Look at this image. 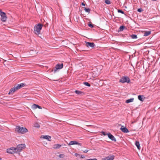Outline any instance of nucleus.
I'll list each match as a JSON object with an SVG mask.
<instances>
[{
    "instance_id": "obj_1",
    "label": "nucleus",
    "mask_w": 160,
    "mask_h": 160,
    "mask_svg": "<svg viewBox=\"0 0 160 160\" xmlns=\"http://www.w3.org/2000/svg\"><path fill=\"white\" fill-rule=\"evenodd\" d=\"M15 131L19 133L24 134L28 132V130L25 128L20 127L19 126H17L16 127Z\"/></svg>"
},
{
    "instance_id": "obj_2",
    "label": "nucleus",
    "mask_w": 160,
    "mask_h": 160,
    "mask_svg": "<svg viewBox=\"0 0 160 160\" xmlns=\"http://www.w3.org/2000/svg\"><path fill=\"white\" fill-rule=\"evenodd\" d=\"M42 27V25L40 23H38L36 25L34 28V30L36 34L38 35L40 34V31Z\"/></svg>"
},
{
    "instance_id": "obj_3",
    "label": "nucleus",
    "mask_w": 160,
    "mask_h": 160,
    "mask_svg": "<svg viewBox=\"0 0 160 160\" xmlns=\"http://www.w3.org/2000/svg\"><path fill=\"white\" fill-rule=\"evenodd\" d=\"M119 82L122 83L128 82L129 83L130 82L129 78L127 76L122 77L119 80Z\"/></svg>"
},
{
    "instance_id": "obj_4",
    "label": "nucleus",
    "mask_w": 160,
    "mask_h": 160,
    "mask_svg": "<svg viewBox=\"0 0 160 160\" xmlns=\"http://www.w3.org/2000/svg\"><path fill=\"white\" fill-rule=\"evenodd\" d=\"M25 146H26L24 144H21L17 145V148H16L17 153L21 152L23 149H24Z\"/></svg>"
},
{
    "instance_id": "obj_5",
    "label": "nucleus",
    "mask_w": 160,
    "mask_h": 160,
    "mask_svg": "<svg viewBox=\"0 0 160 160\" xmlns=\"http://www.w3.org/2000/svg\"><path fill=\"white\" fill-rule=\"evenodd\" d=\"M0 15L1 17V20L3 22H5L6 21L7 18L6 14L0 10Z\"/></svg>"
},
{
    "instance_id": "obj_6",
    "label": "nucleus",
    "mask_w": 160,
    "mask_h": 160,
    "mask_svg": "<svg viewBox=\"0 0 160 160\" xmlns=\"http://www.w3.org/2000/svg\"><path fill=\"white\" fill-rule=\"evenodd\" d=\"M7 152L8 153L10 154L17 153L16 148L14 147H11L8 149L7 150Z\"/></svg>"
},
{
    "instance_id": "obj_7",
    "label": "nucleus",
    "mask_w": 160,
    "mask_h": 160,
    "mask_svg": "<svg viewBox=\"0 0 160 160\" xmlns=\"http://www.w3.org/2000/svg\"><path fill=\"white\" fill-rule=\"evenodd\" d=\"M63 67V64L62 63L61 64H58L56 65L55 66V68L54 69L53 71L54 73H55L57 70L58 69H60L62 68Z\"/></svg>"
},
{
    "instance_id": "obj_8",
    "label": "nucleus",
    "mask_w": 160,
    "mask_h": 160,
    "mask_svg": "<svg viewBox=\"0 0 160 160\" xmlns=\"http://www.w3.org/2000/svg\"><path fill=\"white\" fill-rule=\"evenodd\" d=\"M86 45L88 47H90L92 48H94L95 46V45L94 43L90 42H86Z\"/></svg>"
},
{
    "instance_id": "obj_9",
    "label": "nucleus",
    "mask_w": 160,
    "mask_h": 160,
    "mask_svg": "<svg viewBox=\"0 0 160 160\" xmlns=\"http://www.w3.org/2000/svg\"><path fill=\"white\" fill-rule=\"evenodd\" d=\"M114 156L113 155H109L108 156L103 159L102 160H113Z\"/></svg>"
},
{
    "instance_id": "obj_10",
    "label": "nucleus",
    "mask_w": 160,
    "mask_h": 160,
    "mask_svg": "<svg viewBox=\"0 0 160 160\" xmlns=\"http://www.w3.org/2000/svg\"><path fill=\"white\" fill-rule=\"evenodd\" d=\"M108 136L109 138L111 140L116 142V139L114 137L110 132L107 133Z\"/></svg>"
},
{
    "instance_id": "obj_11",
    "label": "nucleus",
    "mask_w": 160,
    "mask_h": 160,
    "mask_svg": "<svg viewBox=\"0 0 160 160\" xmlns=\"http://www.w3.org/2000/svg\"><path fill=\"white\" fill-rule=\"evenodd\" d=\"M74 144L78 145L80 146H81L82 145V144L81 143H78L76 141H71L68 144L69 145H72Z\"/></svg>"
},
{
    "instance_id": "obj_12",
    "label": "nucleus",
    "mask_w": 160,
    "mask_h": 160,
    "mask_svg": "<svg viewBox=\"0 0 160 160\" xmlns=\"http://www.w3.org/2000/svg\"><path fill=\"white\" fill-rule=\"evenodd\" d=\"M26 85V84L24 83H21L19 84H18L17 86H16V89H19L21 88L24 87Z\"/></svg>"
},
{
    "instance_id": "obj_13",
    "label": "nucleus",
    "mask_w": 160,
    "mask_h": 160,
    "mask_svg": "<svg viewBox=\"0 0 160 160\" xmlns=\"http://www.w3.org/2000/svg\"><path fill=\"white\" fill-rule=\"evenodd\" d=\"M17 90H18V89H16V87L14 86L13 88H11L10 89L8 94L9 95L12 94L14 92Z\"/></svg>"
},
{
    "instance_id": "obj_14",
    "label": "nucleus",
    "mask_w": 160,
    "mask_h": 160,
    "mask_svg": "<svg viewBox=\"0 0 160 160\" xmlns=\"http://www.w3.org/2000/svg\"><path fill=\"white\" fill-rule=\"evenodd\" d=\"M41 138L46 139L49 141H51V137L48 135H42L41 136Z\"/></svg>"
},
{
    "instance_id": "obj_15",
    "label": "nucleus",
    "mask_w": 160,
    "mask_h": 160,
    "mask_svg": "<svg viewBox=\"0 0 160 160\" xmlns=\"http://www.w3.org/2000/svg\"><path fill=\"white\" fill-rule=\"evenodd\" d=\"M120 129L123 132L127 133L129 132V131L128 129L126 127H124V126H122Z\"/></svg>"
},
{
    "instance_id": "obj_16",
    "label": "nucleus",
    "mask_w": 160,
    "mask_h": 160,
    "mask_svg": "<svg viewBox=\"0 0 160 160\" xmlns=\"http://www.w3.org/2000/svg\"><path fill=\"white\" fill-rule=\"evenodd\" d=\"M32 107L33 109H36L37 108L40 109H41L42 108L40 106L35 104H33L32 106Z\"/></svg>"
},
{
    "instance_id": "obj_17",
    "label": "nucleus",
    "mask_w": 160,
    "mask_h": 160,
    "mask_svg": "<svg viewBox=\"0 0 160 160\" xmlns=\"http://www.w3.org/2000/svg\"><path fill=\"white\" fill-rule=\"evenodd\" d=\"M63 145H65V144L64 145H60L59 144H55L53 145V148L55 149L59 148L60 147H62V146Z\"/></svg>"
},
{
    "instance_id": "obj_18",
    "label": "nucleus",
    "mask_w": 160,
    "mask_h": 160,
    "mask_svg": "<svg viewBox=\"0 0 160 160\" xmlns=\"http://www.w3.org/2000/svg\"><path fill=\"white\" fill-rule=\"evenodd\" d=\"M138 98L139 100L143 101L144 100L145 97L143 95H140L138 96Z\"/></svg>"
},
{
    "instance_id": "obj_19",
    "label": "nucleus",
    "mask_w": 160,
    "mask_h": 160,
    "mask_svg": "<svg viewBox=\"0 0 160 160\" xmlns=\"http://www.w3.org/2000/svg\"><path fill=\"white\" fill-rule=\"evenodd\" d=\"M75 92L77 94L81 95H82L85 94L84 92L79 90H75Z\"/></svg>"
},
{
    "instance_id": "obj_20",
    "label": "nucleus",
    "mask_w": 160,
    "mask_h": 160,
    "mask_svg": "<svg viewBox=\"0 0 160 160\" xmlns=\"http://www.w3.org/2000/svg\"><path fill=\"white\" fill-rule=\"evenodd\" d=\"M135 145L137 147L138 149L140 150V145L139 142V141H136Z\"/></svg>"
},
{
    "instance_id": "obj_21",
    "label": "nucleus",
    "mask_w": 160,
    "mask_h": 160,
    "mask_svg": "<svg viewBox=\"0 0 160 160\" xmlns=\"http://www.w3.org/2000/svg\"><path fill=\"white\" fill-rule=\"evenodd\" d=\"M134 100L133 98H130V99L126 100L125 101V102L126 103H129L131 102H132Z\"/></svg>"
},
{
    "instance_id": "obj_22",
    "label": "nucleus",
    "mask_w": 160,
    "mask_h": 160,
    "mask_svg": "<svg viewBox=\"0 0 160 160\" xmlns=\"http://www.w3.org/2000/svg\"><path fill=\"white\" fill-rule=\"evenodd\" d=\"M126 27L123 26H121L119 29V31H123L124 29Z\"/></svg>"
},
{
    "instance_id": "obj_23",
    "label": "nucleus",
    "mask_w": 160,
    "mask_h": 160,
    "mask_svg": "<svg viewBox=\"0 0 160 160\" xmlns=\"http://www.w3.org/2000/svg\"><path fill=\"white\" fill-rule=\"evenodd\" d=\"M151 31H146L144 33V36H148L151 34Z\"/></svg>"
},
{
    "instance_id": "obj_24",
    "label": "nucleus",
    "mask_w": 160,
    "mask_h": 160,
    "mask_svg": "<svg viewBox=\"0 0 160 160\" xmlns=\"http://www.w3.org/2000/svg\"><path fill=\"white\" fill-rule=\"evenodd\" d=\"M84 9L85 10L86 12H88V13H90V12L91 11L90 9L88 8H84Z\"/></svg>"
},
{
    "instance_id": "obj_25",
    "label": "nucleus",
    "mask_w": 160,
    "mask_h": 160,
    "mask_svg": "<svg viewBox=\"0 0 160 160\" xmlns=\"http://www.w3.org/2000/svg\"><path fill=\"white\" fill-rule=\"evenodd\" d=\"M130 36L132 39H136L137 38V35L135 34H132Z\"/></svg>"
},
{
    "instance_id": "obj_26",
    "label": "nucleus",
    "mask_w": 160,
    "mask_h": 160,
    "mask_svg": "<svg viewBox=\"0 0 160 160\" xmlns=\"http://www.w3.org/2000/svg\"><path fill=\"white\" fill-rule=\"evenodd\" d=\"M34 126L36 128H39L40 127V125L38 122H35L34 124Z\"/></svg>"
},
{
    "instance_id": "obj_27",
    "label": "nucleus",
    "mask_w": 160,
    "mask_h": 160,
    "mask_svg": "<svg viewBox=\"0 0 160 160\" xmlns=\"http://www.w3.org/2000/svg\"><path fill=\"white\" fill-rule=\"evenodd\" d=\"M83 84L86 86H87L88 87L90 86V84L87 82H83Z\"/></svg>"
},
{
    "instance_id": "obj_28",
    "label": "nucleus",
    "mask_w": 160,
    "mask_h": 160,
    "mask_svg": "<svg viewBox=\"0 0 160 160\" xmlns=\"http://www.w3.org/2000/svg\"><path fill=\"white\" fill-rule=\"evenodd\" d=\"M105 3L107 4H109L111 3L110 0H105Z\"/></svg>"
},
{
    "instance_id": "obj_29",
    "label": "nucleus",
    "mask_w": 160,
    "mask_h": 160,
    "mask_svg": "<svg viewBox=\"0 0 160 160\" xmlns=\"http://www.w3.org/2000/svg\"><path fill=\"white\" fill-rule=\"evenodd\" d=\"M118 12L119 13H121L122 14H124V12L121 10L118 9Z\"/></svg>"
},
{
    "instance_id": "obj_30",
    "label": "nucleus",
    "mask_w": 160,
    "mask_h": 160,
    "mask_svg": "<svg viewBox=\"0 0 160 160\" xmlns=\"http://www.w3.org/2000/svg\"><path fill=\"white\" fill-rule=\"evenodd\" d=\"M59 158H63L64 157H65V155L64 154H60L59 156Z\"/></svg>"
},
{
    "instance_id": "obj_31",
    "label": "nucleus",
    "mask_w": 160,
    "mask_h": 160,
    "mask_svg": "<svg viewBox=\"0 0 160 160\" xmlns=\"http://www.w3.org/2000/svg\"><path fill=\"white\" fill-rule=\"evenodd\" d=\"M143 11V10L141 8H139L137 10V11L139 12H141Z\"/></svg>"
},
{
    "instance_id": "obj_32",
    "label": "nucleus",
    "mask_w": 160,
    "mask_h": 160,
    "mask_svg": "<svg viewBox=\"0 0 160 160\" xmlns=\"http://www.w3.org/2000/svg\"><path fill=\"white\" fill-rule=\"evenodd\" d=\"M88 26L91 27V28H93V25L91 23H89L88 24Z\"/></svg>"
},
{
    "instance_id": "obj_33",
    "label": "nucleus",
    "mask_w": 160,
    "mask_h": 160,
    "mask_svg": "<svg viewBox=\"0 0 160 160\" xmlns=\"http://www.w3.org/2000/svg\"><path fill=\"white\" fill-rule=\"evenodd\" d=\"M101 133L104 136H105V135H107V134L105 132H103V131H102Z\"/></svg>"
},
{
    "instance_id": "obj_34",
    "label": "nucleus",
    "mask_w": 160,
    "mask_h": 160,
    "mask_svg": "<svg viewBox=\"0 0 160 160\" xmlns=\"http://www.w3.org/2000/svg\"><path fill=\"white\" fill-rule=\"evenodd\" d=\"M86 160H98L96 158H94L93 159H88Z\"/></svg>"
},
{
    "instance_id": "obj_35",
    "label": "nucleus",
    "mask_w": 160,
    "mask_h": 160,
    "mask_svg": "<svg viewBox=\"0 0 160 160\" xmlns=\"http://www.w3.org/2000/svg\"><path fill=\"white\" fill-rule=\"evenodd\" d=\"M88 151H89V150H87V149H86V150H84V151H83V152L84 153H86Z\"/></svg>"
},
{
    "instance_id": "obj_36",
    "label": "nucleus",
    "mask_w": 160,
    "mask_h": 160,
    "mask_svg": "<svg viewBox=\"0 0 160 160\" xmlns=\"http://www.w3.org/2000/svg\"><path fill=\"white\" fill-rule=\"evenodd\" d=\"M81 158H85V157L84 155H81Z\"/></svg>"
},
{
    "instance_id": "obj_37",
    "label": "nucleus",
    "mask_w": 160,
    "mask_h": 160,
    "mask_svg": "<svg viewBox=\"0 0 160 160\" xmlns=\"http://www.w3.org/2000/svg\"><path fill=\"white\" fill-rule=\"evenodd\" d=\"M82 5L83 6H85V5L83 2H82Z\"/></svg>"
},
{
    "instance_id": "obj_38",
    "label": "nucleus",
    "mask_w": 160,
    "mask_h": 160,
    "mask_svg": "<svg viewBox=\"0 0 160 160\" xmlns=\"http://www.w3.org/2000/svg\"><path fill=\"white\" fill-rule=\"evenodd\" d=\"M75 155L76 157H77L78 156V153H75Z\"/></svg>"
},
{
    "instance_id": "obj_39",
    "label": "nucleus",
    "mask_w": 160,
    "mask_h": 160,
    "mask_svg": "<svg viewBox=\"0 0 160 160\" xmlns=\"http://www.w3.org/2000/svg\"><path fill=\"white\" fill-rule=\"evenodd\" d=\"M1 159H2V158H0V160H1Z\"/></svg>"
}]
</instances>
